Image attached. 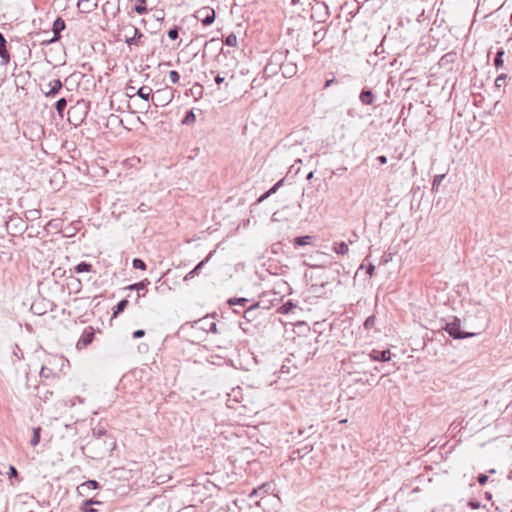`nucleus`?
Listing matches in <instances>:
<instances>
[{
	"instance_id": "c9c22d12",
	"label": "nucleus",
	"mask_w": 512,
	"mask_h": 512,
	"mask_svg": "<svg viewBox=\"0 0 512 512\" xmlns=\"http://www.w3.org/2000/svg\"><path fill=\"white\" fill-rule=\"evenodd\" d=\"M128 304H129V301L127 299L120 300L117 303V305L114 307L113 315L117 316L118 314L123 312L126 309V307L128 306Z\"/></svg>"
},
{
	"instance_id": "69168bd1",
	"label": "nucleus",
	"mask_w": 512,
	"mask_h": 512,
	"mask_svg": "<svg viewBox=\"0 0 512 512\" xmlns=\"http://www.w3.org/2000/svg\"><path fill=\"white\" fill-rule=\"evenodd\" d=\"M469 505L472 507V508H479V503L478 502H473V501H470L469 502Z\"/></svg>"
},
{
	"instance_id": "09e8293b",
	"label": "nucleus",
	"mask_w": 512,
	"mask_h": 512,
	"mask_svg": "<svg viewBox=\"0 0 512 512\" xmlns=\"http://www.w3.org/2000/svg\"><path fill=\"white\" fill-rule=\"evenodd\" d=\"M169 78H170V81L173 83V84H176L179 82V79H180V75L177 71L175 70H171L169 72Z\"/></svg>"
},
{
	"instance_id": "c85d7f7f",
	"label": "nucleus",
	"mask_w": 512,
	"mask_h": 512,
	"mask_svg": "<svg viewBox=\"0 0 512 512\" xmlns=\"http://www.w3.org/2000/svg\"><path fill=\"white\" fill-rule=\"evenodd\" d=\"M328 281H321L319 283H313L311 285V291L314 293V294H318V295H322L325 293V288L326 286L328 285Z\"/></svg>"
},
{
	"instance_id": "2f4dec72",
	"label": "nucleus",
	"mask_w": 512,
	"mask_h": 512,
	"mask_svg": "<svg viewBox=\"0 0 512 512\" xmlns=\"http://www.w3.org/2000/svg\"><path fill=\"white\" fill-rule=\"evenodd\" d=\"M41 217V210L40 209H30L25 212V218L28 221H35L38 220Z\"/></svg>"
},
{
	"instance_id": "dca6fc26",
	"label": "nucleus",
	"mask_w": 512,
	"mask_h": 512,
	"mask_svg": "<svg viewBox=\"0 0 512 512\" xmlns=\"http://www.w3.org/2000/svg\"><path fill=\"white\" fill-rule=\"evenodd\" d=\"M100 487L99 482L96 480H88L83 482L77 487V492L81 496H85L89 490H95Z\"/></svg>"
},
{
	"instance_id": "338daca9",
	"label": "nucleus",
	"mask_w": 512,
	"mask_h": 512,
	"mask_svg": "<svg viewBox=\"0 0 512 512\" xmlns=\"http://www.w3.org/2000/svg\"><path fill=\"white\" fill-rule=\"evenodd\" d=\"M334 80H328L325 84V87H328L329 85H331V83L333 82Z\"/></svg>"
},
{
	"instance_id": "13d9d810",
	"label": "nucleus",
	"mask_w": 512,
	"mask_h": 512,
	"mask_svg": "<svg viewBox=\"0 0 512 512\" xmlns=\"http://www.w3.org/2000/svg\"><path fill=\"white\" fill-rule=\"evenodd\" d=\"M93 434L99 439L102 436L106 435V430H104V429H99L97 431L94 430Z\"/></svg>"
},
{
	"instance_id": "f3484780",
	"label": "nucleus",
	"mask_w": 512,
	"mask_h": 512,
	"mask_svg": "<svg viewBox=\"0 0 512 512\" xmlns=\"http://www.w3.org/2000/svg\"><path fill=\"white\" fill-rule=\"evenodd\" d=\"M97 1L94 0H78L77 8L82 13H90L97 8Z\"/></svg>"
},
{
	"instance_id": "79ce46f5",
	"label": "nucleus",
	"mask_w": 512,
	"mask_h": 512,
	"mask_svg": "<svg viewBox=\"0 0 512 512\" xmlns=\"http://www.w3.org/2000/svg\"><path fill=\"white\" fill-rule=\"evenodd\" d=\"M504 50L499 49L496 53V56L494 58V65L496 68H500L503 66V56H504Z\"/></svg>"
},
{
	"instance_id": "9d476101",
	"label": "nucleus",
	"mask_w": 512,
	"mask_h": 512,
	"mask_svg": "<svg viewBox=\"0 0 512 512\" xmlns=\"http://www.w3.org/2000/svg\"><path fill=\"white\" fill-rule=\"evenodd\" d=\"M271 491H272V484L269 483V482H265L262 485H260V486H258L256 488H253L248 493V497L251 498V499L254 498V497H258V496L263 497L264 495L269 494Z\"/></svg>"
},
{
	"instance_id": "423d86ee",
	"label": "nucleus",
	"mask_w": 512,
	"mask_h": 512,
	"mask_svg": "<svg viewBox=\"0 0 512 512\" xmlns=\"http://www.w3.org/2000/svg\"><path fill=\"white\" fill-rule=\"evenodd\" d=\"M195 17L198 21L202 22L204 26H209L215 20V11L210 7H203L196 11Z\"/></svg>"
},
{
	"instance_id": "c03bdc74",
	"label": "nucleus",
	"mask_w": 512,
	"mask_h": 512,
	"mask_svg": "<svg viewBox=\"0 0 512 512\" xmlns=\"http://www.w3.org/2000/svg\"><path fill=\"white\" fill-rule=\"evenodd\" d=\"M375 323H376V317H375V315H371L366 318V320L364 322V327H365V329L370 330L375 326Z\"/></svg>"
},
{
	"instance_id": "864d4df0",
	"label": "nucleus",
	"mask_w": 512,
	"mask_h": 512,
	"mask_svg": "<svg viewBox=\"0 0 512 512\" xmlns=\"http://www.w3.org/2000/svg\"><path fill=\"white\" fill-rule=\"evenodd\" d=\"M151 209V207L145 203H141L137 210L140 212V213H146L148 212L149 210Z\"/></svg>"
},
{
	"instance_id": "f03ea898",
	"label": "nucleus",
	"mask_w": 512,
	"mask_h": 512,
	"mask_svg": "<svg viewBox=\"0 0 512 512\" xmlns=\"http://www.w3.org/2000/svg\"><path fill=\"white\" fill-rule=\"evenodd\" d=\"M288 51H275L271 54L267 64L264 67L263 73L266 77H272L281 70L283 61L287 59Z\"/></svg>"
},
{
	"instance_id": "37998d69",
	"label": "nucleus",
	"mask_w": 512,
	"mask_h": 512,
	"mask_svg": "<svg viewBox=\"0 0 512 512\" xmlns=\"http://www.w3.org/2000/svg\"><path fill=\"white\" fill-rule=\"evenodd\" d=\"M133 268L140 269V270H146L147 265L146 263L140 259V258H134L132 261Z\"/></svg>"
},
{
	"instance_id": "20e7f679",
	"label": "nucleus",
	"mask_w": 512,
	"mask_h": 512,
	"mask_svg": "<svg viewBox=\"0 0 512 512\" xmlns=\"http://www.w3.org/2000/svg\"><path fill=\"white\" fill-rule=\"evenodd\" d=\"M461 321L459 318L454 317V319L447 323L444 327V330L454 339H465L475 336V333L472 332H462L461 331Z\"/></svg>"
},
{
	"instance_id": "4468645a",
	"label": "nucleus",
	"mask_w": 512,
	"mask_h": 512,
	"mask_svg": "<svg viewBox=\"0 0 512 512\" xmlns=\"http://www.w3.org/2000/svg\"><path fill=\"white\" fill-rule=\"evenodd\" d=\"M150 284V281L146 278L140 282L130 284L126 287L128 290H136L138 291V298L141 296H145L146 292L148 291V285Z\"/></svg>"
},
{
	"instance_id": "6e6552de",
	"label": "nucleus",
	"mask_w": 512,
	"mask_h": 512,
	"mask_svg": "<svg viewBox=\"0 0 512 512\" xmlns=\"http://www.w3.org/2000/svg\"><path fill=\"white\" fill-rule=\"evenodd\" d=\"M6 227L8 231L10 228L14 230L12 234L22 232L25 229L24 221L16 214L9 217V220L6 221Z\"/></svg>"
},
{
	"instance_id": "774afa93",
	"label": "nucleus",
	"mask_w": 512,
	"mask_h": 512,
	"mask_svg": "<svg viewBox=\"0 0 512 512\" xmlns=\"http://www.w3.org/2000/svg\"><path fill=\"white\" fill-rule=\"evenodd\" d=\"M313 177V172H310L307 176V179H311Z\"/></svg>"
},
{
	"instance_id": "f257e3e1",
	"label": "nucleus",
	"mask_w": 512,
	"mask_h": 512,
	"mask_svg": "<svg viewBox=\"0 0 512 512\" xmlns=\"http://www.w3.org/2000/svg\"><path fill=\"white\" fill-rule=\"evenodd\" d=\"M224 51L223 38H211L203 48V58L206 64H220V56Z\"/></svg>"
},
{
	"instance_id": "1a4fd4ad",
	"label": "nucleus",
	"mask_w": 512,
	"mask_h": 512,
	"mask_svg": "<svg viewBox=\"0 0 512 512\" xmlns=\"http://www.w3.org/2000/svg\"><path fill=\"white\" fill-rule=\"evenodd\" d=\"M242 399V389L236 387L232 389L231 393H226V407L233 409L234 407L230 403H240Z\"/></svg>"
},
{
	"instance_id": "c756f323",
	"label": "nucleus",
	"mask_w": 512,
	"mask_h": 512,
	"mask_svg": "<svg viewBox=\"0 0 512 512\" xmlns=\"http://www.w3.org/2000/svg\"><path fill=\"white\" fill-rule=\"evenodd\" d=\"M220 64H211V69H210V74L211 76L214 77V80L216 82V84L220 85L222 82H224V77H222L220 75V73L218 72V66Z\"/></svg>"
},
{
	"instance_id": "a18cd8bd",
	"label": "nucleus",
	"mask_w": 512,
	"mask_h": 512,
	"mask_svg": "<svg viewBox=\"0 0 512 512\" xmlns=\"http://www.w3.org/2000/svg\"><path fill=\"white\" fill-rule=\"evenodd\" d=\"M221 360H222V356L220 354H211L210 357L208 358V361L211 364L218 365V366H220L222 364Z\"/></svg>"
},
{
	"instance_id": "4d7b16f0",
	"label": "nucleus",
	"mask_w": 512,
	"mask_h": 512,
	"mask_svg": "<svg viewBox=\"0 0 512 512\" xmlns=\"http://www.w3.org/2000/svg\"><path fill=\"white\" fill-rule=\"evenodd\" d=\"M47 226H50V227H53V228L57 229L59 227V220H57V219L50 220L47 223Z\"/></svg>"
},
{
	"instance_id": "aec40b11",
	"label": "nucleus",
	"mask_w": 512,
	"mask_h": 512,
	"mask_svg": "<svg viewBox=\"0 0 512 512\" xmlns=\"http://www.w3.org/2000/svg\"><path fill=\"white\" fill-rule=\"evenodd\" d=\"M370 357L375 360V361H382V362H386V361H389L390 358H391V353L389 350H383V351H379V350H373L371 353H370Z\"/></svg>"
},
{
	"instance_id": "9b49d317",
	"label": "nucleus",
	"mask_w": 512,
	"mask_h": 512,
	"mask_svg": "<svg viewBox=\"0 0 512 512\" xmlns=\"http://www.w3.org/2000/svg\"><path fill=\"white\" fill-rule=\"evenodd\" d=\"M282 76L284 78H291L296 75L298 68L297 65L292 61H287L286 59L283 61V65H281Z\"/></svg>"
},
{
	"instance_id": "052dcab7",
	"label": "nucleus",
	"mask_w": 512,
	"mask_h": 512,
	"mask_svg": "<svg viewBox=\"0 0 512 512\" xmlns=\"http://www.w3.org/2000/svg\"><path fill=\"white\" fill-rule=\"evenodd\" d=\"M387 157L385 155H380L377 157V161L381 164V165H384L387 163Z\"/></svg>"
},
{
	"instance_id": "ea45409f",
	"label": "nucleus",
	"mask_w": 512,
	"mask_h": 512,
	"mask_svg": "<svg viewBox=\"0 0 512 512\" xmlns=\"http://www.w3.org/2000/svg\"><path fill=\"white\" fill-rule=\"evenodd\" d=\"M312 237L309 235L306 236H299L294 239V244L297 246H305L310 244Z\"/></svg>"
},
{
	"instance_id": "6ab92c4d",
	"label": "nucleus",
	"mask_w": 512,
	"mask_h": 512,
	"mask_svg": "<svg viewBox=\"0 0 512 512\" xmlns=\"http://www.w3.org/2000/svg\"><path fill=\"white\" fill-rule=\"evenodd\" d=\"M260 305L259 303H252L250 304L248 307H245L243 309V317L247 320V321H253L255 318H256V311L259 309Z\"/></svg>"
},
{
	"instance_id": "603ef678",
	"label": "nucleus",
	"mask_w": 512,
	"mask_h": 512,
	"mask_svg": "<svg viewBox=\"0 0 512 512\" xmlns=\"http://www.w3.org/2000/svg\"><path fill=\"white\" fill-rule=\"evenodd\" d=\"M8 475H9V478H14V477L17 478L19 473L14 466L10 465Z\"/></svg>"
},
{
	"instance_id": "0eeeda50",
	"label": "nucleus",
	"mask_w": 512,
	"mask_h": 512,
	"mask_svg": "<svg viewBox=\"0 0 512 512\" xmlns=\"http://www.w3.org/2000/svg\"><path fill=\"white\" fill-rule=\"evenodd\" d=\"M94 337H95V331H94L93 327H91V326L86 327L84 329L83 333L81 334L79 340L76 343V348L78 350H82V349L86 348L93 342Z\"/></svg>"
},
{
	"instance_id": "58836bf2",
	"label": "nucleus",
	"mask_w": 512,
	"mask_h": 512,
	"mask_svg": "<svg viewBox=\"0 0 512 512\" xmlns=\"http://www.w3.org/2000/svg\"><path fill=\"white\" fill-rule=\"evenodd\" d=\"M56 374L53 372L52 369L46 366H42L40 369V377L44 379H49L55 377Z\"/></svg>"
},
{
	"instance_id": "0e129e2a",
	"label": "nucleus",
	"mask_w": 512,
	"mask_h": 512,
	"mask_svg": "<svg viewBox=\"0 0 512 512\" xmlns=\"http://www.w3.org/2000/svg\"><path fill=\"white\" fill-rule=\"evenodd\" d=\"M209 331H213L215 332L216 331V323L215 322H211L210 325H209Z\"/></svg>"
},
{
	"instance_id": "6e6d98bb",
	"label": "nucleus",
	"mask_w": 512,
	"mask_h": 512,
	"mask_svg": "<svg viewBox=\"0 0 512 512\" xmlns=\"http://www.w3.org/2000/svg\"><path fill=\"white\" fill-rule=\"evenodd\" d=\"M144 335H145V330H143V329L135 330L132 334L133 338H135V339L142 338Z\"/></svg>"
},
{
	"instance_id": "f704fd0d",
	"label": "nucleus",
	"mask_w": 512,
	"mask_h": 512,
	"mask_svg": "<svg viewBox=\"0 0 512 512\" xmlns=\"http://www.w3.org/2000/svg\"><path fill=\"white\" fill-rule=\"evenodd\" d=\"M74 270L76 273L90 272L92 270V264L82 261L75 266Z\"/></svg>"
},
{
	"instance_id": "cd10ccee",
	"label": "nucleus",
	"mask_w": 512,
	"mask_h": 512,
	"mask_svg": "<svg viewBox=\"0 0 512 512\" xmlns=\"http://www.w3.org/2000/svg\"><path fill=\"white\" fill-rule=\"evenodd\" d=\"M243 477V471L242 468H239V471H232V475L226 474V480L228 479L229 482L226 483V487L235 484Z\"/></svg>"
},
{
	"instance_id": "b1692460",
	"label": "nucleus",
	"mask_w": 512,
	"mask_h": 512,
	"mask_svg": "<svg viewBox=\"0 0 512 512\" xmlns=\"http://www.w3.org/2000/svg\"><path fill=\"white\" fill-rule=\"evenodd\" d=\"M94 504H102V502L96 501L93 498L87 499L83 501L79 509L81 512H97V510L92 507Z\"/></svg>"
},
{
	"instance_id": "de8ad7c7",
	"label": "nucleus",
	"mask_w": 512,
	"mask_h": 512,
	"mask_svg": "<svg viewBox=\"0 0 512 512\" xmlns=\"http://www.w3.org/2000/svg\"><path fill=\"white\" fill-rule=\"evenodd\" d=\"M167 35L171 40H176L179 36V28L177 26L170 28Z\"/></svg>"
},
{
	"instance_id": "393cba45",
	"label": "nucleus",
	"mask_w": 512,
	"mask_h": 512,
	"mask_svg": "<svg viewBox=\"0 0 512 512\" xmlns=\"http://www.w3.org/2000/svg\"><path fill=\"white\" fill-rule=\"evenodd\" d=\"M152 93V89L149 87V86H142L140 87L137 91H136V95L139 96L141 99H143L144 101L148 102L149 99H150V96Z\"/></svg>"
},
{
	"instance_id": "5701e85b",
	"label": "nucleus",
	"mask_w": 512,
	"mask_h": 512,
	"mask_svg": "<svg viewBox=\"0 0 512 512\" xmlns=\"http://www.w3.org/2000/svg\"><path fill=\"white\" fill-rule=\"evenodd\" d=\"M359 99L365 105H372L374 102V94L369 89H363L360 93Z\"/></svg>"
},
{
	"instance_id": "a19ab883",
	"label": "nucleus",
	"mask_w": 512,
	"mask_h": 512,
	"mask_svg": "<svg viewBox=\"0 0 512 512\" xmlns=\"http://www.w3.org/2000/svg\"><path fill=\"white\" fill-rule=\"evenodd\" d=\"M40 432H41V428L40 427L33 428V435H32L31 441H30V444L33 447L37 446L39 444V442H40Z\"/></svg>"
},
{
	"instance_id": "3c124183",
	"label": "nucleus",
	"mask_w": 512,
	"mask_h": 512,
	"mask_svg": "<svg viewBox=\"0 0 512 512\" xmlns=\"http://www.w3.org/2000/svg\"><path fill=\"white\" fill-rule=\"evenodd\" d=\"M444 177L445 176L443 174L435 175L434 179H433V182H432V188L435 189L436 187H438L440 185V183L442 182Z\"/></svg>"
},
{
	"instance_id": "7c9ffc66",
	"label": "nucleus",
	"mask_w": 512,
	"mask_h": 512,
	"mask_svg": "<svg viewBox=\"0 0 512 512\" xmlns=\"http://www.w3.org/2000/svg\"><path fill=\"white\" fill-rule=\"evenodd\" d=\"M196 121V115L194 113L193 110H188L185 114V116L183 117V119L181 120V123L183 125H192L194 124V122Z\"/></svg>"
},
{
	"instance_id": "680f3d73",
	"label": "nucleus",
	"mask_w": 512,
	"mask_h": 512,
	"mask_svg": "<svg viewBox=\"0 0 512 512\" xmlns=\"http://www.w3.org/2000/svg\"><path fill=\"white\" fill-rule=\"evenodd\" d=\"M279 372H280V373H282V374H283V373H289V367L283 364V365L281 366V368H280Z\"/></svg>"
},
{
	"instance_id": "bb28decb",
	"label": "nucleus",
	"mask_w": 512,
	"mask_h": 512,
	"mask_svg": "<svg viewBox=\"0 0 512 512\" xmlns=\"http://www.w3.org/2000/svg\"><path fill=\"white\" fill-rule=\"evenodd\" d=\"M146 3L147 0H135L133 10L139 15L146 14L148 11Z\"/></svg>"
},
{
	"instance_id": "2eb2a0df",
	"label": "nucleus",
	"mask_w": 512,
	"mask_h": 512,
	"mask_svg": "<svg viewBox=\"0 0 512 512\" xmlns=\"http://www.w3.org/2000/svg\"><path fill=\"white\" fill-rule=\"evenodd\" d=\"M49 90L45 92L47 98H54L62 89L63 84L60 79H53L48 83Z\"/></svg>"
},
{
	"instance_id": "7ed1b4c3",
	"label": "nucleus",
	"mask_w": 512,
	"mask_h": 512,
	"mask_svg": "<svg viewBox=\"0 0 512 512\" xmlns=\"http://www.w3.org/2000/svg\"><path fill=\"white\" fill-rule=\"evenodd\" d=\"M89 112V104L84 100H79L68 110V119L74 118L78 123H82Z\"/></svg>"
},
{
	"instance_id": "8fccbe9b",
	"label": "nucleus",
	"mask_w": 512,
	"mask_h": 512,
	"mask_svg": "<svg viewBox=\"0 0 512 512\" xmlns=\"http://www.w3.org/2000/svg\"><path fill=\"white\" fill-rule=\"evenodd\" d=\"M507 78V75L506 74H501L499 75L496 80H495V86L496 87H501L505 84V80Z\"/></svg>"
},
{
	"instance_id": "a878e982",
	"label": "nucleus",
	"mask_w": 512,
	"mask_h": 512,
	"mask_svg": "<svg viewBox=\"0 0 512 512\" xmlns=\"http://www.w3.org/2000/svg\"><path fill=\"white\" fill-rule=\"evenodd\" d=\"M283 184V179L278 181L277 183H275L267 192H265L264 194H262L259 199H258V202H263L264 200H266L270 195L276 193V191L282 186Z\"/></svg>"
},
{
	"instance_id": "e433bc0d",
	"label": "nucleus",
	"mask_w": 512,
	"mask_h": 512,
	"mask_svg": "<svg viewBox=\"0 0 512 512\" xmlns=\"http://www.w3.org/2000/svg\"><path fill=\"white\" fill-rule=\"evenodd\" d=\"M333 251L339 255H345L349 251V247L345 242H340L333 247Z\"/></svg>"
},
{
	"instance_id": "412c9836",
	"label": "nucleus",
	"mask_w": 512,
	"mask_h": 512,
	"mask_svg": "<svg viewBox=\"0 0 512 512\" xmlns=\"http://www.w3.org/2000/svg\"><path fill=\"white\" fill-rule=\"evenodd\" d=\"M213 252H210L208 254V256L203 259L202 261H200L194 269H192L190 272H188L186 274V276L184 277V281H188L189 279L193 278L196 274H198L199 270L209 261V259L211 258Z\"/></svg>"
},
{
	"instance_id": "a211bd4d",
	"label": "nucleus",
	"mask_w": 512,
	"mask_h": 512,
	"mask_svg": "<svg viewBox=\"0 0 512 512\" xmlns=\"http://www.w3.org/2000/svg\"><path fill=\"white\" fill-rule=\"evenodd\" d=\"M66 28L65 21L61 17H57L53 22V40H58L61 37V32Z\"/></svg>"
},
{
	"instance_id": "49530a36",
	"label": "nucleus",
	"mask_w": 512,
	"mask_h": 512,
	"mask_svg": "<svg viewBox=\"0 0 512 512\" xmlns=\"http://www.w3.org/2000/svg\"><path fill=\"white\" fill-rule=\"evenodd\" d=\"M226 46L234 47L237 43V37L234 33H230L228 36H226L225 40Z\"/></svg>"
},
{
	"instance_id": "72a5a7b5",
	"label": "nucleus",
	"mask_w": 512,
	"mask_h": 512,
	"mask_svg": "<svg viewBox=\"0 0 512 512\" xmlns=\"http://www.w3.org/2000/svg\"><path fill=\"white\" fill-rule=\"evenodd\" d=\"M66 107H67V100H66V98H64V97H63V98L58 99V100L56 101V103H55V110L57 111V113H58L61 117H63V113H64V111H65Z\"/></svg>"
},
{
	"instance_id": "bf43d9fd",
	"label": "nucleus",
	"mask_w": 512,
	"mask_h": 512,
	"mask_svg": "<svg viewBox=\"0 0 512 512\" xmlns=\"http://www.w3.org/2000/svg\"><path fill=\"white\" fill-rule=\"evenodd\" d=\"M374 271H375V266H374L373 264H371V263H370V264L367 266V270H366V272H367V274L371 277V276H373Z\"/></svg>"
},
{
	"instance_id": "e2e57ef3",
	"label": "nucleus",
	"mask_w": 512,
	"mask_h": 512,
	"mask_svg": "<svg viewBox=\"0 0 512 512\" xmlns=\"http://www.w3.org/2000/svg\"><path fill=\"white\" fill-rule=\"evenodd\" d=\"M232 311L235 313V314H240V313H243V308L241 307H231Z\"/></svg>"
},
{
	"instance_id": "473e14b6",
	"label": "nucleus",
	"mask_w": 512,
	"mask_h": 512,
	"mask_svg": "<svg viewBox=\"0 0 512 512\" xmlns=\"http://www.w3.org/2000/svg\"><path fill=\"white\" fill-rule=\"evenodd\" d=\"M326 32H327V29L324 27H321L318 30H315L313 33L314 44L320 43L325 38Z\"/></svg>"
},
{
	"instance_id": "ddd939ff",
	"label": "nucleus",
	"mask_w": 512,
	"mask_h": 512,
	"mask_svg": "<svg viewBox=\"0 0 512 512\" xmlns=\"http://www.w3.org/2000/svg\"><path fill=\"white\" fill-rule=\"evenodd\" d=\"M0 58H1L2 65H7L10 62V53L7 49V41L1 32H0Z\"/></svg>"
},
{
	"instance_id": "5fc2aeb1",
	"label": "nucleus",
	"mask_w": 512,
	"mask_h": 512,
	"mask_svg": "<svg viewBox=\"0 0 512 512\" xmlns=\"http://www.w3.org/2000/svg\"><path fill=\"white\" fill-rule=\"evenodd\" d=\"M477 480L480 485H484L488 481V476L486 474H479Z\"/></svg>"
},
{
	"instance_id": "f8f14e48",
	"label": "nucleus",
	"mask_w": 512,
	"mask_h": 512,
	"mask_svg": "<svg viewBox=\"0 0 512 512\" xmlns=\"http://www.w3.org/2000/svg\"><path fill=\"white\" fill-rule=\"evenodd\" d=\"M131 30L133 34L130 37L126 36L125 43L128 46H139L141 44V39L144 38V34L134 26H131Z\"/></svg>"
},
{
	"instance_id": "4be33fe9",
	"label": "nucleus",
	"mask_w": 512,
	"mask_h": 512,
	"mask_svg": "<svg viewBox=\"0 0 512 512\" xmlns=\"http://www.w3.org/2000/svg\"><path fill=\"white\" fill-rule=\"evenodd\" d=\"M248 303H250V300L245 297H233L226 300V304H228L230 307H241L243 309L246 307Z\"/></svg>"
},
{
	"instance_id": "4c0bfd02",
	"label": "nucleus",
	"mask_w": 512,
	"mask_h": 512,
	"mask_svg": "<svg viewBox=\"0 0 512 512\" xmlns=\"http://www.w3.org/2000/svg\"><path fill=\"white\" fill-rule=\"evenodd\" d=\"M296 306L292 303L291 300H288L287 302L283 303L280 308L279 312L282 314H288L290 313Z\"/></svg>"
},
{
	"instance_id": "39448f33",
	"label": "nucleus",
	"mask_w": 512,
	"mask_h": 512,
	"mask_svg": "<svg viewBox=\"0 0 512 512\" xmlns=\"http://www.w3.org/2000/svg\"><path fill=\"white\" fill-rule=\"evenodd\" d=\"M173 98H174V93H173L172 89L167 87V88L159 89V90L155 91L151 96V101L155 107H165L169 103H171Z\"/></svg>"
}]
</instances>
